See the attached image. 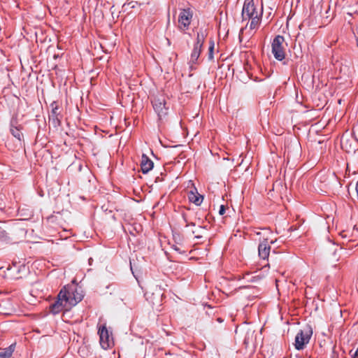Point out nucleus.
<instances>
[{
	"instance_id": "nucleus-19",
	"label": "nucleus",
	"mask_w": 358,
	"mask_h": 358,
	"mask_svg": "<svg viewBox=\"0 0 358 358\" xmlns=\"http://www.w3.org/2000/svg\"><path fill=\"white\" fill-rule=\"evenodd\" d=\"M138 2L135 1H129L127 0V1L123 5V7L125 8V10L130 8H134L138 5Z\"/></svg>"
},
{
	"instance_id": "nucleus-14",
	"label": "nucleus",
	"mask_w": 358,
	"mask_h": 358,
	"mask_svg": "<svg viewBox=\"0 0 358 358\" xmlns=\"http://www.w3.org/2000/svg\"><path fill=\"white\" fill-rule=\"evenodd\" d=\"M207 36V32L206 29L201 28L196 34V41L194 45H198V47H203L205 38Z\"/></svg>"
},
{
	"instance_id": "nucleus-17",
	"label": "nucleus",
	"mask_w": 358,
	"mask_h": 358,
	"mask_svg": "<svg viewBox=\"0 0 358 358\" xmlns=\"http://www.w3.org/2000/svg\"><path fill=\"white\" fill-rule=\"evenodd\" d=\"M250 20H251L250 24V29H256L258 27V24L259 23V15H256L255 16L250 17Z\"/></svg>"
},
{
	"instance_id": "nucleus-29",
	"label": "nucleus",
	"mask_w": 358,
	"mask_h": 358,
	"mask_svg": "<svg viewBox=\"0 0 358 358\" xmlns=\"http://www.w3.org/2000/svg\"><path fill=\"white\" fill-rule=\"evenodd\" d=\"M202 238V236L201 235H195V238L196 239H201Z\"/></svg>"
},
{
	"instance_id": "nucleus-4",
	"label": "nucleus",
	"mask_w": 358,
	"mask_h": 358,
	"mask_svg": "<svg viewBox=\"0 0 358 358\" xmlns=\"http://www.w3.org/2000/svg\"><path fill=\"white\" fill-rule=\"evenodd\" d=\"M62 290H64L66 292V296H67L68 302L71 306V308L75 306L83 299L82 292H79L76 287L72 286H64Z\"/></svg>"
},
{
	"instance_id": "nucleus-18",
	"label": "nucleus",
	"mask_w": 358,
	"mask_h": 358,
	"mask_svg": "<svg viewBox=\"0 0 358 358\" xmlns=\"http://www.w3.org/2000/svg\"><path fill=\"white\" fill-rule=\"evenodd\" d=\"M0 242H5L6 243H11V240L8 236L5 230L0 227Z\"/></svg>"
},
{
	"instance_id": "nucleus-20",
	"label": "nucleus",
	"mask_w": 358,
	"mask_h": 358,
	"mask_svg": "<svg viewBox=\"0 0 358 358\" xmlns=\"http://www.w3.org/2000/svg\"><path fill=\"white\" fill-rule=\"evenodd\" d=\"M213 50H214V42L213 41H210V46L208 48V59H213Z\"/></svg>"
},
{
	"instance_id": "nucleus-34",
	"label": "nucleus",
	"mask_w": 358,
	"mask_h": 358,
	"mask_svg": "<svg viewBox=\"0 0 358 358\" xmlns=\"http://www.w3.org/2000/svg\"><path fill=\"white\" fill-rule=\"evenodd\" d=\"M11 269H12V268H11V267H8V270H11Z\"/></svg>"
},
{
	"instance_id": "nucleus-35",
	"label": "nucleus",
	"mask_w": 358,
	"mask_h": 358,
	"mask_svg": "<svg viewBox=\"0 0 358 358\" xmlns=\"http://www.w3.org/2000/svg\"><path fill=\"white\" fill-rule=\"evenodd\" d=\"M309 358H310V357H309Z\"/></svg>"
},
{
	"instance_id": "nucleus-30",
	"label": "nucleus",
	"mask_w": 358,
	"mask_h": 358,
	"mask_svg": "<svg viewBox=\"0 0 358 358\" xmlns=\"http://www.w3.org/2000/svg\"><path fill=\"white\" fill-rule=\"evenodd\" d=\"M84 348H85V347L80 348L79 349L78 352H79V353H82V352H83V350H84Z\"/></svg>"
},
{
	"instance_id": "nucleus-32",
	"label": "nucleus",
	"mask_w": 358,
	"mask_h": 358,
	"mask_svg": "<svg viewBox=\"0 0 358 358\" xmlns=\"http://www.w3.org/2000/svg\"><path fill=\"white\" fill-rule=\"evenodd\" d=\"M13 265L14 267H16L17 264L15 262V263H13Z\"/></svg>"
},
{
	"instance_id": "nucleus-16",
	"label": "nucleus",
	"mask_w": 358,
	"mask_h": 358,
	"mask_svg": "<svg viewBox=\"0 0 358 358\" xmlns=\"http://www.w3.org/2000/svg\"><path fill=\"white\" fill-rule=\"evenodd\" d=\"M15 348V344H11L0 352V358H10Z\"/></svg>"
},
{
	"instance_id": "nucleus-23",
	"label": "nucleus",
	"mask_w": 358,
	"mask_h": 358,
	"mask_svg": "<svg viewBox=\"0 0 358 358\" xmlns=\"http://www.w3.org/2000/svg\"><path fill=\"white\" fill-rule=\"evenodd\" d=\"M182 217H183V219H184L185 222L187 223V224H186V227H189V226H193V227H194V226H195V223H194V222H190V223H188V222H187V220H186V218H185V215H182Z\"/></svg>"
},
{
	"instance_id": "nucleus-25",
	"label": "nucleus",
	"mask_w": 358,
	"mask_h": 358,
	"mask_svg": "<svg viewBox=\"0 0 358 358\" xmlns=\"http://www.w3.org/2000/svg\"><path fill=\"white\" fill-rule=\"evenodd\" d=\"M173 249L177 252H178L179 253H182L180 250V248L178 247H177L176 245H173Z\"/></svg>"
},
{
	"instance_id": "nucleus-21",
	"label": "nucleus",
	"mask_w": 358,
	"mask_h": 358,
	"mask_svg": "<svg viewBox=\"0 0 358 358\" xmlns=\"http://www.w3.org/2000/svg\"><path fill=\"white\" fill-rule=\"evenodd\" d=\"M263 277H264L263 275H259V274L258 275H255L252 277L250 281L251 282H257V281L262 279Z\"/></svg>"
},
{
	"instance_id": "nucleus-22",
	"label": "nucleus",
	"mask_w": 358,
	"mask_h": 358,
	"mask_svg": "<svg viewBox=\"0 0 358 358\" xmlns=\"http://www.w3.org/2000/svg\"><path fill=\"white\" fill-rule=\"evenodd\" d=\"M224 213H225V207L224 205H221L220 207V210H219V214L220 215H222L224 214Z\"/></svg>"
},
{
	"instance_id": "nucleus-8",
	"label": "nucleus",
	"mask_w": 358,
	"mask_h": 358,
	"mask_svg": "<svg viewBox=\"0 0 358 358\" xmlns=\"http://www.w3.org/2000/svg\"><path fill=\"white\" fill-rule=\"evenodd\" d=\"M258 15L253 1H245L242 9L243 21L250 20V17Z\"/></svg>"
},
{
	"instance_id": "nucleus-7",
	"label": "nucleus",
	"mask_w": 358,
	"mask_h": 358,
	"mask_svg": "<svg viewBox=\"0 0 358 358\" xmlns=\"http://www.w3.org/2000/svg\"><path fill=\"white\" fill-rule=\"evenodd\" d=\"M98 333L99 334V342L101 348L104 350L109 348L113 344L112 335L109 334L108 329L104 326L99 328Z\"/></svg>"
},
{
	"instance_id": "nucleus-12",
	"label": "nucleus",
	"mask_w": 358,
	"mask_h": 358,
	"mask_svg": "<svg viewBox=\"0 0 358 358\" xmlns=\"http://www.w3.org/2000/svg\"><path fill=\"white\" fill-rule=\"evenodd\" d=\"M153 162L145 155L143 154L141 161V168L142 173H148L153 168Z\"/></svg>"
},
{
	"instance_id": "nucleus-15",
	"label": "nucleus",
	"mask_w": 358,
	"mask_h": 358,
	"mask_svg": "<svg viewBox=\"0 0 358 358\" xmlns=\"http://www.w3.org/2000/svg\"><path fill=\"white\" fill-rule=\"evenodd\" d=\"M202 47H198L196 45H194V48L190 55V63L196 64L199 58Z\"/></svg>"
},
{
	"instance_id": "nucleus-3",
	"label": "nucleus",
	"mask_w": 358,
	"mask_h": 358,
	"mask_svg": "<svg viewBox=\"0 0 358 358\" xmlns=\"http://www.w3.org/2000/svg\"><path fill=\"white\" fill-rule=\"evenodd\" d=\"M285 38L282 36L277 35L271 43L272 53L274 57L278 61H282L285 57L283 43Z\"/></svg>"
},
{
	"instance_id": "nucleus-11",
	"label": "nucleus",
	"mask_w": 358,
	"mask_h": 358,
	"mask_svg": "<svg viewBox=\"0 0 358 358\" xmlns=\"http://www.w3.org/2000/svg\"><path fill=\"white\" fill-rule=\"evenodd\" d=\"M271 250V247L268 243L267 239H264L259 244L258 253L260 258L262 259H268Z\"/></svg>"
},
{
	"instance_id": "nucleus-10",
	"label": "nucleus",
	"mask_w": 358,
	"mask_h": 358,
	"mask_svg": "<svg viewBox=\"0 0 358 358\" xmlns=\"http://www.w3.org/2000/svg\"><path fill=\"white\" fill-rule=\"evenodd\" d=\"M10 131L11 134L20 141L23 138V134L21 132L22 126L17 124V122L16 119L12 118L10 123Z\"/></svg>"
},
{
	"instance_id": "nucleus-24",
	"label": "nucleus",
	"mask_w": 358,
	"mask_h": 358,
	"mask_svg": "<svg viewBox=\"0 0 358 358\" xmlns=\"http://www.w3.org/2000/svg\"><path fill=\"white\" fill-rule=\"evenodd\" d=\"M243 30H244V28H242L240 30V33H239V35H238V38H239L240 42L242 41V34H243Z\"/></svg>"
},
{
	"instance_id": "nucleus-13",
	"label": "nucleus",
	"mask_w": 358,
	"mask_h": 358,
	"mask_svg": "<svg viewBox=\"0 0 358 358\" xmlns=\"http://www.w3.org/2000/svg\"><path fill=\"white\" fill-rule=\"evenodd\" d=\"M196 192L193 191H190L188 194V199L190 202L194 203L196 206H200L203 199V196L199 194L196 189H195Z\"/></svg>"
},
{
	"instance_id": "nucleus-2",
	"label": "nucleus",
	"mask_w": 358,
	"mask_h": 358,
	"mask_svg": "<svg viewBox=\"0 0 358 358\" xmlns=\"http://www.w3.org/2000/svg\"><path fill=\"white\" fill-rule=\"evenodd\" d=\"M71 308L66 292L61 289L57 295V300L50 306V312L53 315H57L64 310H68Z\"/></svg>"
},
{
	"instance_id": "nucleus-26",
	"label": "nucleus",
	"mask_w": 358,
	"mask_h": 358,
	"mask_svg": "<svg viewBox=\"0 0 358 358\" xmlns=\"http://www.w3.org/2000/svg\"><path fill=\"white\" fill-rule=\"evenodd\" d=\"M352 358H358V348L355 352V353L352 355Z\"/></svg>"
},
{
	"instance_id": "nucleus-9",
	"label": "nucleus",
	"mask_w": 358,
	"mask_h": 358,
	"mask_svg": "<svg viewBox=\"0 0 358 358\" xmlns=\"http://www.w3.org/2000/svg\"><path fill=\"white\" fill-rule=\"evenodd\" d=\"M192 17V13L189 9H183L181 10L178 16L180 30L185 31L189 27Z\"/></svg>"
},
{
	"instance_id": "nucleus-31",
	"label": "nucleus",
	"mask_w": 358,
	"mask_h": 358,
	"mask_svg": "<svg viewBox=\"0 0 358 358\" xmlns=\"http://www.w3.org/2000/svg\"><path fill=\"white\" fill-rule=\"evenodd\" d=\"M217 321H218L219 322H222V320L221 318H220V317H219V318H217Z\"/></svg>"
},
{
	"instance_id": "nucleus-27",
	"label": "nucleus",
	"mask_w": 358,
	"mask_h": 358,
	"mask_svg": "<svg viewBox=\"0 0 358 358\" xmlns=\"http://www.w3.org/2000/svg\"><path fill=\"white\" fill-rule=\"evenodd\" d=\"M25 268V266L24 264H21L17 268V272H20V268Z\"/></svg>"
},
{
	"instance_id": "nucleus-1",
	"label": "nucleus",
	"mask_w": 358,
	"mask_h": 358,
	"mask_svg": "<svg viewBox=\"0 0 358 358\" xmlns=\"http://www.w3.org/2000/svg\"><path fill=\"white\" fill-rule=\"evenodd\" d=\"M313 335V329L310 325H306L300 329L295 337L294 347L296 350H303L309 343Z\"/></svg>"
},
{
	"instance_id": "nucleus-28",
	"label": "nucleus",
	"mask_w": 358,
	"mask_h": 358,
	"mask_svg": "<svg viewBox=\"0 0 358 358\" xmlns=\"http://www.w3.org/2000/svg\"><path fill=\"white\" fill-rule=\"evenodd\" d=\"M93 262V259L92 257L89 258L88 263L90 265H92Z\"/></svg>"
},
{
	"instance_id": "nucleus-33",
	"label": "nucleus",
	"mask_w": 358,
	"mask_h": 358,
	"mask_svg": "<svg viewBox=\"0 0 358 358\" xmlns=\"http://www.w3.org/2000/svg\"><path fill=\"white\" fill-rule=\"evenodd\" d=\"M196 233V231H192V234H195Z\"/></svg>"
},
{
	"instance_id": "nucleus-6",
	"label": "nucleus",
	"mask_w": 358,
	"mask_h": 358,
	"mask_svg": "<svg viewBox=\"0 0 358 358\" xmlns=\"http://www.w3.org/2000/svg\"><path fill=\"white\" fill-rule=\"evenodd\" d=\"M52 108L51 112L49 114V122L55 129H57L61 125V119L62 115L58 112L59 106L55 101H53L50 104Z\"/></svg>"
},
{
	"instance_id": "nucleus-5",
	"label": "nucleus",
	"mask_w": 358,
	"mask_h": 358,
	"mask_svg": "<svg viewBox=\"0 0 358 358\" xmlns=\"http://www.w3.org/2000/svg\"><path fill=\"white\" fill-rule=\"evenodd\" d=\"M152 104L159 120H162L168 114L169 106H166L165 98L162 96H155L152 100Z\"/></svg>"
}]
</instances>
